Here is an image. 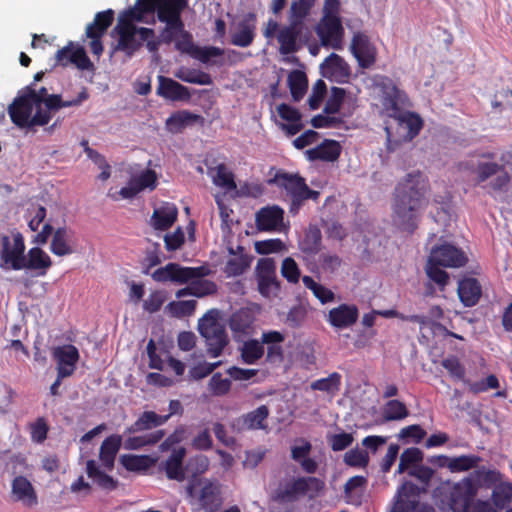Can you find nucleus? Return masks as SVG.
I'll use <instances>...</instances> for the list:
<instances>
[{"label": "nucleus", "instance_id": "1", "mask_svg": "<svg viewBox=\"0 0 512 512\" xmlns=\"http://www.w3.org/2000/svg\"><path fill=\"white\" fill-rule=\"evenodd\" d=\"M427 183L420 171L407 173L395 186L392 220L400 230L413 233L420 218Z\"/></svg>", "mask_w": 512, "mask_h": 512}, {"label": "nucleus", "instance_id": "2", "mask_svg": "<svg viewBox=\"0 0 512 512\" xmlns=\"http://www.w3.org/2000/svg\"><path fill=\"white\" fill-rule=\"evenodd\" d=\"M435 471L425 465L411 467L408 475L416 478L421 486L405 481L395 495V502L390 512H435L431 504L420 501L421 494L427 493Z\"/></svg>", "mask_w": 512, "mask_h": 512}, {"label": "nucleus", "instance_id": "3", "mask_svg": "<svg viewBox=\"0 0 512 512\" xmlns=\"http://www.w3.org/2000/svg\"><path fill=\"white\" fill-rule=\"evenodd\" d=\"M268 185H274L286 192L289 201V213L296 215L306 200L317 201L320 192L309 188L305 178L297 173L278 170L274 177L267 180Z\"/></svg>", "mask_w": 512, "mask_h": 512}, {"label": "nucleus", "instance_id": "4", "mask_svg": "<svg viewBox=\"0 0 512 512\" xmlns=\"http://www.w3.org/2000/svg\"><path fill=\"white\" fill-rule=\"evenodd\" d=\"M8 114L13 124L27 131H35L36 126L47 125L52 118L43 111V107L36 106V102L19 97L9 105Z\"/></svg>", "mask_w": 512, "mask_h": 512}, {"label": "nucleus", "instance_id": "5", "mask_svg": "<svg viewBox=\"0 0 512 512\" xmlns=\"http://www.w3.org/2000/svg\"><path fill=\"white\" fill-rule=\"evenodd\" d=\"M112 34L118 35V41L112 47L111 56L117 51H122L128 58H131L144 44L148 49V43L154 37V29L135 24H117Z\"/></svg>", "mask_w": 512, "mask_h": 512}, {"label": "nucleus", "instance_id": "6", "mask_svg": "<svg viewBox=\"0 0 512 512\" xmlns=\"http://www.w3.org/2000/svg\"><path fill=\"white\" fill-rule=\"evenodd\" d=\"M182 13L178 11H171L159 8L157 11V20L164 23L165 26L159 31V35L151 38L152 41L148 43V51L154 58H159L158 51L161 44L170 45L175 42L185 29V23L182 19Z\"/></svg>", "mask_w": 512, "mask_h": 512}, {"label": "nucleus", "instance_id": "7", "mask_svg": "<svg viewBox=\"0 0 512 512\" xmlns=\"http://www.w3.org/2000/svg\"><path fill=\"white\" fill-rule=\"evenodd\" d=\"M218 315L217 309H211L198 320V331L205 339L207 353L214 358L219 357L228 344L226 331L217 322Z\"/></svg>", "mask_w": 512, "mask_h": 512}, {"label": "nucleus", "instance_id": "8", "mask_svg": "<svg viewBox=\"0 0 512 512\" xmlns=\"http://www.w3.org/2000/svg\"><path fill=\"white\" fill-rule=\"evenodd\" d=\"M324 488V481L317 477H297L284 485H280L275 490L274 500L282 503L294 502L308 493H311L310 497L317 496Z\"/></svg>", "mask_w": 512, "mask_h": 512}, {"label": "nucleus", "instance_id": "9", "mask_svg": "<svg viewBox=\"0 0 512 512\" xmlns=\"http://www.w3.org/2000/svg\"><path fill=\"white\" fill-rule=\"evenodd\" d=\"M36 96V106L43 107V111L52 116L53 112L61 108L80 106L89 98V93L87 89L83 87L76 98L63 100L60 94H49L46 87H41L38 90L36 89Z\"/></svg>", "mask_w": 512, "mask_h": 512}, {"label": "nucleus", "instance_id": "10", "mask_svg": "<svg viewBox=\"0 0 512 512\" xmlns=\"http://www.w3.org/2000/svg\"><path fill=\"white\" fill-rule=\"evenodd\" d=\"M316 33L320 38L322 46L335 50L342 49L344 29L338 15H324L316 27Z\"/></svg>", "mask_w": 512, "mask_h": 512}, {"label": "nucleus", "instance_id": "11", "mask_svg": "<svg viewBox=\"0 0 512 512\" xmlns=\"http://www.w3.org/2000/svg\"><path fill=\"white\" fill-rule=\"evenodd\" d=\"M429 258H431L432 263L449 268H460L468 262L466 253L461 248L448 242L433 247Z\"/></svg>", "mask_w": 512, "mask_h": 512}, {"label": "nucleus", "instance_id": "12", "mask_svg": "<svg viewBox=\"0 0 512 512\" xmlns=\"http://www.w3.org/2000/svg\"><path fill=\"white\" fill-rule=\"evenodd\" d=\"M52 266L50 256L40 247L29 249L28 253L21 261H17L12 270L27 269L32 272L34 277H43Z\"/></svg>", "mask_w": 512, "mask_h": 512}, {"label": "nucleus", "instance_id": "13", "mask_svg": "<svg viewBox=\"0 0 512 512\" xmlns=\"http://www.w3.org/2000/svg\"><path fill=\"white\" fill-rule=\"evenodd\" d=\"M350 50L357 60L359 67L362 69H369L375 64L377 59V48L365 33H354Z\"/></svg>", "mask_w": 512, "mask_h": 512}, {"label": "nucleus", "instance_id": "14", "mask_svg": "<svg viewBox=\"0 0 512 512\" xmlns=\"http://www.w3.org/2000/svg\"><path fill=\"white\" fill-rule=\"evenodd\" d=\"M13 247H11L10 238L7 235L1 238L0 250V268L3 270L12 269L17 261H21L25 256L24 237L20 232L13 235Z\"/></svg>", "mask_w": 512, "mask_h": 512}, {"label": "nucleus", "instance_id": "15", "mask_svg": "<svg viewBox=\"0 0 512 512\" xmlns=\"http://www.w3.org/2000/svg\"><path fill=\"white\" fill-rule=\"evenodd\" d=\"M321 75L331 82L338 84L348 83L351 76L349 64L336 53H331L320 64Z\"/></svg>", "mask_w": 512, "mask_h": 512}, {"label": "nucleus", "instance_id": "16", "mask_svg": "<svg viewBox=\"0 0 512 512\" xmlns=\"http://www.w3.org/2000/svg\"><path fill=\"white\" fill-rule=\"evenodd\" d=\"M257 16L254 12H248L234 25L231 32L230 42L232 45L246 48L249 47L256 36Z\"/></svg>", "mask_w": 512, "mask_h": 512}, {"label": "nucleus", "instance_id": "17", "mask_svg": "<svg viewBox=\"0 0 512 512\" xmlns=\"http://www.w3.org/2000/svg\"><path fill=\"white\" fill-rule=\"evenodd\" d=\"M269 416V409L266 405H260L256 409L234 418L230 428L234 433H242L247 430H260L266 427L265 421Z\"/></svg>", "mask_w": 512, "mask_h": 512}, {"label": "nucleus", "instance_id": "18", "mask_svg": "<svg viewBox=\"0 0 512 512\" xmlns=\"http://www.w3.org/2000/svg\"><path fill=\"white\" fill-rule=\"evenodd\" d=\"M159 9L156 0H136L134 6L126 9L119 15L118 24L122 25H131L132 22H144L146 21V16L151 14H156ZM152 24L155 23L154 19L150 22Z\"/></svg>", "mask_w": 512, "mask_h": 512}, {"label": "nucleus", "instance_id": "19", "mask_svg": "<svg viewBox=\"0 0 512 512\" xmlns=\"http://www.w3.org/2000/svg\"><path fill=\"white\" fill-rule=\"evenodd\" d=\"M453 512H467L469 505L477 494V487L472 478H465L462 481L452 484Z\"/></svg>", "mask_w": 512, "mask_h": 512}, {"label": "nucleus", "instance_id": "20", "mask_svg": "<svg viewBox=\"0 0 512 512\" xmlns=\"http://www.w3.org/2000/svg\"><path fill=\"white\" fill-rule=\"evenodd\" d=\"M373 85L381 92V102L383 107L387 111H393L394 113L399 111L398 100L400 90L394 83V81L388 76L375 75L373 77Z\"/></svg>", "mask_w": 512, "mask_h": 512}, {"label": "nucleus", "instance_id": "21", "mask_svg": "<svg viewBox=\"0 0 512 512\" xmlns=\"http://www.w3.org/2000/svg\"><path fill=\"white\" fill-rule=\"evenodd\" d=\"M158 87L156 94L170 101H185L188 102L191 99V93L188 87L182 85L176 80L159 75L158 76Z\"/></svg>", "mask_w": 512, "mask_h": 512}, {"label": "nucleus", "instance_id": "22", "mask_svg": "<svg viewBox=\"0 0 512 512\" xmlns=\"http://www.w3.org/2000/svg\"><path fill=\"white\" fill-rule=\"evenodd\" d=\"M358 317V308L353 304L344 303L329 311L327 321L336 329H345L354 325Z\"/></svg>", "mask_w": 512, "mask_h": 512}, {"label": "nucleus", "instance_id": "23", "mask_svg": "<svg viewBox=\"0 0 512 512\" xmlns=\"http://www.w3.org/2000/svg\"><path fill=\"white\" fill-rule=\"evenodd\" d=\"M284 210L277 206L261 208L256 213V227L259 231H277L283 226Z\"/></svg>", "mask_w": 512, "mask_h": 512}, {"label": "nucleus", "instance_id": "24", "mask_svg": "<svg viewBox=\"0 0 512 512\" xmlns=\"http://www.w3.org/2000/svg\"><path fill=\"white\" fill-rule=\"evenodd\" d=\"M204 118L200 114L189 110H179L172 113L166 120V129L172 134L181 133L185 128L196 124H203Z\"/></svg>", "mask_w": 512, "mask_h": 512}, {"label": "nucleus", "instance_id": "25", "mask_svg": "<svg viewBox=\"0 0 512 512\" xmlns=\"http://www.w3.org/2000/svg\"><path fill=\"white\" fill-rule=\"evenodd\" d=\"M303 26L296 24L294 21L289 25L282 27L277 34V40L280 44L279 52L282 55L295 53L299 50L297 40L301 34Z\"/></svg>", "mask_w": 512, "mask_h": 512}, {"label": "nucleus", "instance_id": "26", "mask_svg": "<svg viewBox=\"0 0 512 512\" xmlns=\"http://www.w3.org/2000/svg\"><path fill=\"white\" fill-rule=\"evenodd\" d=\"M457 292L460 302L465 307H473L481 298L482 286L476 278L463 277L458 281Z\"/></svg>", "mask_w": 512, "mask_h": 512}, {"label": "nucleus", "instance_id": "27", "mask_svg": "<svg viewBox=\"0 0 512 512\" xmlns=\"http://www.w3.org/2000/svg\"><path fill=\"white\" fill-rule=\"evenodd\" d=\"M186 456V449L179 447L174 449L169 457L163 463V469L169 480H175L182 482L186 479V469L183 465L184 458Z\"/></svg>", "mask_w": 512, "mask_h": 512}, {"label": "nucleus", "instance_id": "28", "mask_svg": "<svg viewBox=\"0 0 512 512\" xmlns=\"http://www.w3.org/2000/svg\"><path fill=\"white\" fill-rule=\"evenodd\" d=\"M341 145L336 140L325 139L315 148L309 149L305 155L309 161H326L334 162L341 154Z\"/></svg>", "mask_w": 512, "mask_h": 512}, {"label": "nucleus", "instance_id": "29", "mask_svg": "<svg viewBox=\"0 0 512 512\" xmlns=\"http://www.w3.org/2000/svg\"><path fill=\"white\" fill-rule=\"evenodd\" d=\"M52 356L57 362V372L64 369L70 372V376L76 370V364L80 357L78 349L72 344L55 347Z\"/></svg>", "mask_w": 512, "mask_h": 512}, {"label": "nucleus", "instance_id": "30", "mask_svg": "<svg viewBox=\"0 0 512 512\" xmlns=\"http://www.w3.org/2000/svg\"><path fill=\"white\" fill-rule=\"evenodd\" d=\"M169 420V415H158L154 411H144L138 419L124 431V434H135L162 426Z\"/></svg>", "mask_w": 512, "mask_h": 512}, {"label": "nucleus", "instance_id": "31", "mask_svg": "<svg viewBox=\"0 0 512 512\" xmlns=\"http://www.w3.org/2000/svg\"><path fill=\"white\" fill-rule=\"evenodd\" d=\"M178 210L174 204L167 203L154 209L149 224L159 231L168 230L177 220Z\"/></svg>", "mask_w": 512, "mask_h": 512}, {"label": "nucleus", "instance_id": "32", "mask_svg": "<svg viewBox=\"0 0 512 512\" xmlns=\"http://www.w3.org/2000/svg\"><path fill=\"white\" fill-rule=\"evenodd\" d=\"M254 322V317L248 309H240L234 312L229 319V328L235 341H240L242 336L249 334Z\"/></svg>", "mask_w": 512, "mask_h": 512}, {"label": "nucleus", "instance_id": "33", "mask_svg": "<svg viewBox=\"0 0 512 512\" xmlns=\"http://www.w3.org/2000/svg\"><path fill=\"white\" fill-rule=\"evenodd\" d=\"M171 263L173 267L171 268L170 272V282L185 284L193 279L204 278L209 274V269L205 266L184 267L178 263Z\"/></svg>", "mask_w": 512, "mask_h": 512}, {"label": "nucleus", "instance_id": "34", "mask_svg": "<svg viewBox=\"0 0 512 512\" xmlns=\"http://www.w3.org/2000/svg\"><path fill=\"white\" fill-rule=\"evenodd\" d=\"M199 503L205 512H218L222 506L219 487L211 481H207L200 491Z\"/></svg>", "mask_w": 512, "mask_h": 512}, {"label": "nucleus", "instance_id": "35", "mask_svg": "<svg viewBox=\"0 0 512 512\" xmlns=\"http://www.w3.org/2000/svg\"><path fill=\"white\" fill-rule=\"evenodd\" d=\"M121 445L122 436L118 434L110 435L102 442L99 451V458L106 469H113L115 458L121 448Z\"/></svg>", "mask_w": 512, "mask_h": 512}, {"label": "nucleus", "instance_id": "36", "mask_svg": "<svg viewBox=\"0 0 512 512\" xmlns=\"http://www.w3.org/2000/svg\"><path fill=\"white\" fill-rule=\"evenodd\" d=\"M86 473L93 483L106 491H113L117 488L118 481L100 469L95 460H88Z\"/></svg>", "mask_w": 512, "mask_h": 512}, {"label": "nucleus", "instance_id": "37", "mask_svg": "<svg viewBox=\"0 0 512 512\" xmlns=\"http://www.w3.org/2000/svg\"><path fill=\"white\" fill-rule=\"evenodd\" d=\"M12 494L17 501H23L32 506L37 503V497L30 481L24 476H17L12 482Z\"/></svg>", "mask_w": 512, "mask_h": 512}, {"label": "nucleus", "instance_id": "38", "mask_svg": "<svg viewBox=\"0 0 512 512\" xmlns=\"http://www.w3.org/2000/svg\"><path fill=\"white\" fill-rule=\"evenodd\" d=\"M70 237L71 231L69 229H67L65 226L58 227L52 236V241L50 244L51 252L57 256H66L72 254L74 250L69 244Z\"/></svg>", "mask_w": 512, "mask_h": 512}, {"label": "nucleus", "instance_id": "39", "mask_svg": "<svg viewBox=\"0 0 512 512\" xmlns=\"http://www.w3.org/2000/svg\"><path fill=\"white\" fill-rule=\"evenodd\" d=\"M322 234L317 226H309L299 242L300 250L307 255H316L321 249Z\"/></svg>", "mask_w": 512, "mask_h": 512}, {"label": "nucleus", "instance_id": "40", "mask_svg": "<svg viewBox=\"0 0 512 512\" xmlns=\"http://www.w3.org/2000/svg\"><path fill=\"white\" fill-rule=\"evenodd\" d=\"M288 86L295 102L300 101L308 89L307 75L302 70H292L288 75Z\"/></svg>", "mask_w": 512, "mask_h": 512}, {"label": "nucleus", "instance_id": "41", "mask_svg": "<svg viewBox=\"0 0 512 512\" xmlns=\"http://www.w3.org/2000/svg\"><path fill=\"white\" fill-rule=\"evenodd\" d=\"M237 252H239V255L230 258L224 268V272L229 277L242 275L250 267L252 261V257L243 253L244 248L242 246H237Z\"/></svg>", "mask_w": 512, "mask_h": 512}, {"label": "nucleus", "instance_id": "42", "mask_svg": "<svg viewBox=\"0 0 512 512\" xmlns=\"http://www.w3.org/2000/svg\"><path fill=\"white\" fill-rule=\"evenodd\" d=\"M241 360L247 365H253L260 360L265 352L264 346L257 339H249L243 342L239 348Z\"/></svg>", "mask_w": 512, "mask_h": 512}, {"label": "nucleus", "instance_id": "43", "mask_svg": "<svg viewBox=\"0 0 512 512\" xmlns=\"http://www.w3.org/2000/svg\"><path fill=\"white\" fill-rule=\"evenodd\" d=\"M175 77L190 84L211 85L213 83L210 74L194 68L181 67L175 72Z\"/></svg>", "mask_w": 512, "mask_h": 512}, {"label": "nucleus", "instance_id": "44", "mask_svg": "<svg viewBox=\"0 0 512 512\" xmlns=\"http://www.w3.org/2000/svg\"><path fill=\"white\" fill-rule=\"evenodd\" d=\"M196 306V300L171 301L166 305L165 311L169 316L181 319L191 316L195 312Z\"/></svg>", "mask_w": 512, "mask_h": 512}, {"label": "nucleus", "instance_id": "45", "mask_svg": "<svg viewBox=\"0 0 512 512\" xmlns=\"http://www.w3.org/2000/svg\"><path fill=\"white\" fill-rule=\"evenodd\" d=\"M482 458L475 454L451 457L449 471L452 473L465 472L478 467Z\"/></svg>", "mask_w": 512, "mask_h": 512}, {"label": "nucleus", "instance_id": "46", "mask_svg": "<svg viewBox=\"0 0 512 512\" xmlns=\"http://www.w3.org/2000/svg\"><path fill=\"white\" fill-rule=\"evenodd\" d=\"M452 492V484L447 481L440 484L433 491V499L435 503L443 510H451L453 511V494Z\"/></svg>", "mask_w": 512, "mask_h": 512}, {"label": "nucleus", "instance_id": "47", "mask_svg": "<svg viewBox=\"0 0 512 512\" xmlns=\"http://www.w3.org/2000/svg\"><path fill=\"white\" fill-rule=\"evenodd\" d=\"M468 478H472L477 488L480 486L490 487L499 481L500 473L496 470L486 469L485 467H477Z\"/></svg>", "mask_w": 512, "mask_h": 512}, {"label": "nucleus", "instance_id": "48", "mask_svg": "<svg viewBox=\"0 0 512 512\" xmlns=\"http://www.w3.org/2000/svg\"><path fill=\"white\" fill-rule=\"evenodd\" d=\"M258 291L264 297H277L281 291V283L276 276L256 277Z\"/></svg>", "mask_w": 512, "mask_h": 512}, {"label": "nucleus", "instance_id": "49", "mask_svg": "<svg viewBox=\"0 0 512 512\" xmlns=\"http://www.w3.org/2000/svg\"><path fill=\"white\" fill-rule=\"evenodd\" d=\"M209 468V459L205 455H196L187 460L185 464L186 477L196 479L204 474Z\"/></svg>", "mask_w": 512, "mask_h": 512}, {"label": "nucleus", "instance_id": "50", "mask_svg": "<svg viewBox=\"0 0 512 512\" xmlns=\"http://www.w3.org/2000/svg\"><path fill=\"white\" fill-rule=\"evenodd\" d=\"M409 411L406 405L396 399L389 400L384 407L383 417L386 421H397L406 418Z\"/></svg>", "mask_w": 512, "mask_h": 512}, {"label": "nucleus", "instance_id": "51", "mask_svg": "<svg viewBox=\"0 0 512 512\" xmlns=\"http://www.w3.org/2000/svg\"><path fill=\"white\" fill-rule=\"evenodd\" d=\"M345 96L346 90L344 88L333 86L330 96L325 103L323 113L326 115L337 114L341 109Z\"/></svg>", "mask_w": 512, "mask_h": 512}, {"label": "nucleus", "instance_id": "52", "mask_svg": "<svg viewBox=\"0 0 512 512\" xmlns=\"http://www.w3.org/2000/svg\"><path fill=\"white\" fill-rule=\"evenodd\" d=\"M341 385V375L337 372L331 373L328 377L317 379L310 385L312 390L322 392L338 391Z\"/></svg>", "mask_w": 512, "mask_h": 512}, {"label": "nucleus", "instance_id": "53", "mask_svg": "<svg viewBox=\"0 0 512 512\" xmlns=\"http://www.w3.org/2000/svg\"><path fill=\"white\" fill-rule=\"evenodd\" d=\"M512 500V485L502 483L492 491V503L498 509H504Z\"/></svg>", "mask_w": 512, "mask_h": 512}, {"label": "nucleus", "instance_id": "54", "mask_svg": "<svg viewBox=\"0 0 512 512\" xmlns=\"http://www.w3.org/2000/svg\"><path fill=\"white\" fill-rule=\"evenodd\" d=\"M213 183L216 186L225 188L229 191L236 189L234 174L229 171L225 164H219L216 167V174L213 175Z\"/></svg>", "mask_w": 512, "mask_h": 512}, {"label": "nucleus", "instance_id": "55", "mask_svg": "<svg viewBox=\"0 0 512 512\" xmlns=\"http://www.w3.org/2000/svg\"><path fill=\"white\" fill-rule=\"evenodd\" d=\"M231 384L232 383L229 378H223L220 372H216L209 380L208 390L213 396H224L229 393Z\"/></svg>", "mask_w": 512, "mask_h": 512}, {"label": "nucleus", "instance_id": "56", "mask_svg": "<svg viewBox=\"0 0 512 512\" xmlns=\"http://www.w3.org/2000/svg\"><path fill=\"white\" fill-rule=\"evenodd\" d=\"M114 19V11L107 9L102 12H98L95 15L94 21L89 23L87 26H92V32L104 35L107 29L110 27Z\"/></svg>", "mask_w": 512, "mask_h": 512}, {"label": "nucleus", "instance_id": "57", "mask_svg": "<svg viewBox=\"0 0 512 512\" xmlns=\"http://www.w3.org/2000/svg\"><path fill=\"white\" fill-rule=\"evenodd\" d=\"M441 267L443 266L440 264L432 263L431 258L428 257L426 274L430 280L435 282L441 289H444L448 283L449 275Z\"/></svg>", "mask_w": 512, "mask_h": 512}, {"label": "nucleus", "instance_id": "58", "mask_svg": "<svg viewBox=\"0 0 512 512\" xmlns=\"http://www.w3.org/2000/svg\"><path fill=\"white\" fill-rule=\"evenodd\" d=\"M343 461L347 466L355 468H364L369 463V455L365 450L353 448L345 453Z\"/></svg>", "mask_w": 512, "mask_h": 512}, {"label": "nucleus", "instance_id": "59", "mask_svg": "<svg viewBox=\"0 0 512 512\" xmlns=\"http://www.w3.org/2000/svg\"><path fill=\"white\" fill-rule=\"evenodd\" d=\"M441 364L452 378L468 382V380L465 379L466 369L456 356H449L443 359Z\"/></svg>", "mask_w": 512, "mask_h": 512}, {"label": "nucleus", "instance_id": "60", "mask_svg": "<svg viewBox=\"0 0 512 512\" xmlns=\"http://www.w3.org/2000/svg\"><path fill=\"white\" fill-rule=\"evenodd\" d=\"M190 285L192 289V296L198 298L212 295L217 292V285L213 281L203 278L191 280Z\"/></svg>", "mask_w": 512, "mask_h": 512}, {"label": "nucleus", "instance_id": "61", "mask_svg": "<svg viewBox=\"0 0 512 512\" xmlns=\"http://www.w3.org/2000/svg\"><path fill=\"white\" fill-rule=\"evenodd\" d=\"M69 61L71 62V64L75 65L80 70L94 69V65L87 56L84 47L79 45H77L76 47L73 45Z\"/></svg>", "mask_w": 512, "mask_h": 512}, {"label": "nucleus", "instance_id": "62", "mask_svg": "<svg viewBox=\"0 0 512 512\" xmlns=\"http://www.w3.org/2000/svg\"><path fill=\"white\" fill-rule=\"evenodd\" d=\"M256 253L260 255H268L271 253H278L286 249L284 242L279 239H267L255 242L254 245Z\"/></svg>", "mask_w": 512, "mask_h": 512}, {"label": "nucleus", "instance_id": "63", "mask_svg": "<svg viewBox=\"0 0 512 512\" xmlns=\"http://www.w3.org/2000/svg\"><path fill=\"white\" fill-rule=\"evenodd\" d=\"M312 8L300 0L293 1L289 10V22L294 21L296 24L303 26V22L310 14Z\"/></svg>", "mask_w": 512, "mask_h": 512}, {"label": "nucleus", "instance_id": "64", "mask_svg": "<svg viewBox=\"0 0 512 512\" xmlns=\"http://www.w3.org/2000/svg\"><path fill=\"white\" fill-rule=\"evenodd\" d=\"M306 317V308L302 305H295L289 309L285 319V324L290 328L297 329L303 325Z\"/></svg>", "mask_w": 512, "mask_h": 512}]
</instances>
